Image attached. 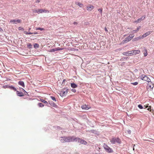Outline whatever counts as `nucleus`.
Wrapping results in <instances>:
<instances>
[{
	"label": "nucleus",
	"mask_w": 154,
	"mask_h": 154,
	"mask_svg": "<svg viewBox=\"0 0 154 154\" xmlns=\"http://www.w3.org/2000/svg\"><path fill=\"white\" fill-rule=\"evenodd\" d=\"M75 137H61L60 141L62 143L69 142L72 141H74V140Z\"/></svg>",
	"instance_id": "f257e3e1"
},
{
	"label": "nucleus",
	"mask_w": 154,
	"mask_h": 154,
	"mask_svg": "<svg viewBox=\"0 0 154 154\" xmlns=\"http://www.w3.org/2000/svg\"><path fill=\"white\" fill-rule=\"evenodd\" d=\"M110 141L112 144H115L116 143H120L121 142L120 139L118 137L112 138L110 140Z\"/></svg>",
	"instance_id": "f03ea898"
},
{
	"label": "nucleus",
	"mask_w": 154,
	"mask_h": 154,
	"mask_svg": "<svg viewBox=\"0 0 154 154\" xmlns=\"http://www.w3.org/2000/svg\"><path fill=\"white\" fill-rule=\"evenodd\" d=\"M134 34H130L126 38L122 41V42L123 43H126L129 41L131 40L132 38L134 36Z\"/></svg>",
	"instance_id": "7ed1b4c3"
},
{
	"label": "nucleus",
	"mask_w": 154,
	"mask_h": 154,
	"mask_svg": "<svg viewBox=\"0 0 154 154\" xmlns=\"http://www.w3.org/2000/svg\"><path fill=\"white\" fill-rule=\"evenodd\" d=\"M74 140L75 141V142L78 141V142H79L81 144H83L85 145H86L87 144V142L86 141L84 140L80 139L79 137H75L74 138Z\"/></svg>",
	"instance_id": "20e7f679"
},
{
	"label": "nucleus",
	"mask_w": 154,
	"mask_h": 154,
	"mask_svg": "<svg viewBox=\"0 0 154 154\" xmlns=\"http://www.w3.org/2000/svg\"><path fill=\"white\" fill-rule=\"evenodd\" d=\"M68 90V89H63L60 92L59 94L61 97L65 96L67 94Z\"/></svg>",
	"instance_id": "39448f33"
},
{
	"label": "nucleus",
	"mask_w": 154,
	"mask_h": 154,
	"mask_svg": "<svg viewBox=\"0 0 154 154\" xmlns=\"http://www.w3.org/2000/svg\"><path fill=\"white\" fill-rule=\"evenodd\" d=\"M140 79L141 80L146 81L148 82H151L150 79L144 75H141L140 76Z\"/></svg>",
	"instance_id": "423d86ee"
},
{
	"label": "nucleus",
	"mask_w": 154,
	"mask_h": 154,
	"mask_svg": "<svg viewBox=\"0 0 154 154\" xmlns=\"http://www.w3.org/2000/svg\"><path fill=\"white\" fill-rule=\"evenodd\" d=\"M104 147L105 150L107 152L111 153L113 152V151L112 149L106 145H105L104 146Z\"/></svg>",
	"instance_id": "0eeeda50"
},
{
	"label": "nucleus",
	"mask_w": 154,
	"mask_h": 154,
	"mask_svg": "<svg viewBox=\"0 0 154 154\" xmlns=\"http://www.w3.org/2000/svg\"><path fill=\"white\" fill-rule=\"evenodd\" d=\"M134 52V51H129L128 52H124L123 53V54L127 56H131L133 54Z\"/></svg>",
	"instance_id": "6e6552de"
},
{
	"label": "nucleus",
	"mask_w": 154,
	"mask_h": 154,
	"mask_svg": "<svg viewBox=\"0 0 154 154\" xmlns=\"http://www.w3.org/2000/svg\"><path fill=\"white\" fill-rule=\"evenodd\" d=\"M86 8L88 11H91L94 9V7L91 5H89L87 6Z\"/></svg>",
	"instance_id": "1a4fd4ad"
},
{
	"label": "nucleus",
	"mask_w": 154,
	"mask_h": 154,
	"mask_svg": "<svg viewBox=\"0 0 154 154\" xmlns=\"http://www.w3.org/2000/svg\"><path fill=\"white\" fill-rule=\"evenodd\" d=\"M145 18V16H143L139 18L137 20H135V23H140L142 20H143Z\"/></svg>",
	"instance_id": "9d476101"
},
{
	"label": "nucleus",
	"mask_w": 154,
	"mask_h": 154,
	"mask_svg": "<svg viewBox=\"0 0 154 154\" xmlns=\"http://www.w3.org/2000/svg\"><path fill=\"white\" fill-rule=\"evenodd\" d=\"M151 31H148L147 32H146L145 33L143 34L141 36V38L143 39L144 38L146 37L148 35H149L150 33H151Z\"/></svg>",
	"instance_id": "9b49d317"
},
{
	"label": "nucleus",
	"mask_w": 154,
	"mask_h": 154,
	"mask_svg": "<svg viewBox=\"0 0 154 154\" xmlns=\"http://www.w3.org/2000/svg\"><path fill=\"white\" fill-rule=\"evenodd\" d=\"M81 107L83 109H84L85 110L88 109L90 108H91L90 106H89L88 105H86L85 104L82 105V106Z\"/></svg>",
	"instance_id": "f8f14e48"
},
{
	"label": "nucleus",
	"mask_w": 154,
	"mask_h": 154,
	"mask_svg": "<svg viewBox=\"0 0 154 154\" xmlns=\"http://www.w3.org/2000/svg\"><path fill=\"white\" fill-rule=\"evenodd\" d=\"M48 103L49 104L52 106L55 107L57 106L56 104L52 101H49Z\"/></svg>",
	"instance_id": "ddd939ff"
},
{
	"label": "nucleus",
	"mask_w": 154,
	"mask_h": 154,
	"mask_svg": "<svg viewBox=\"0 0 154 154\" xmlns=\"http://www.w3.org/2000/svg\"><path fill=\"white\" fill-rule=\"evenodd\" d=\"M17 95L21 97L24 96V94L22 92L18 91H17Z\"/></svg>",
	"instance_id": "4468645a"
},
{
	"label": "nucleus",
	"mask_w": 154,
	"mask_h": 154,
	"mask_svg": "<svg viewBox=\"0 0 154 154\" xmlns=\"http://www.w3.org/2000/svg\"><path fill=\"white\" fill-rule=\"evenodd\" d=\"M71 86L73 88H75L77 87L78 86L76 84L74 83H72L71 84Z\"/></svg>",
	"instance_id": "2eb2a0df"
},
{
	"label": "nucleus",
	"mask_w": 154,
	"mask_h": 154,
	"mask_svg": "<svg viewBox=\"0 0 154 154\" xmlns=\"http://www.w3.org/2000/svg\"><path fill=\"white\" fill-rule=\"evenodd\" d=\"M19 85H21L23 88L25 87V85L23 82L20 81L18 82Z\"/></svg>",
	"instance_id": "dca6fc26"
},
{
	"label": "nucleus",
	"mask_w": 154,
	"mask_h": 154,
	"mask_svg": "<svg viewBox=\"0 0 154 154\" xmlns=\"http://www.w3.org/2000/svg\"><path fill=\"white\" fill-rule=\"evenodd\" d=\"M75 4L77 5H78L80 7H82L83 6V5L81 3L79 2H75Z\"/></svg>",
	"instance_id": "f3484780"
},
{
	"label": "nucleus",
	"mask_w": 154,
	"mask_h": 154,
	"mask_svg": "<svg viewBox=\"0 0 154 154\" xmlns=\"http://www.w3.org/2000/svg\"><path fill=\"white\" fill-rule=\"evenodd\" d=\"M136 59V60L137 62L141 60L142 59L141 57L140 56H135V59Z\"/></svg>",
	"instance_id": "a211bd4d"
},
{
	"label": "nucleus",
	"mask_w": 154,
	"mask_h": 154,
	"mask_svg": "<svg viewBox=\"0 0 154 154\" xmlns=\"http://www.w3.org/2000/svg\"><path fill=\"white\" fill-rule=\"evenodd\" d=\"M38 14L42 13H44V9H39L38 10Z\"/></svg>",
	"instance_id": "6ab92c4d"
},
{
	"label": "nucleus",
	"mask_w": 154,
	"mask_h": 154,
	"mask_svg": "<svg viewBox=\"0 0 154 154\" xmlns=\"http://www.w3.org/2000/svg\"><path fill=\"white\" fill-rule=\"evenodd\" d=\"M40 101L42 103H45L46 105H47L48 104V103L46 101L43 100V99H41Z\"/></svg>",
	"instance_id": "aec40b11"
},
{
	"label": "nucleus",
	"mask_w": 154,
	"mask_h": 154,
	"mask_svg": "<svg viewBox=\"0 0 154 154\" xmlns=\"http://www.w3.org/2000/svg\"><path fill=\"white\" fill-rule=\"evenodd\" d=\"M10 22L11 23H13L14 24H17V23L16 22V21L14 20H10Z\"/></svg>",
	"instance_id": "412c9836"
},
{
	"label": "nucleus",
	"mask_w": 154,
	"mask_h": 154,
	"mask_svg": "<svg viewBox=\"0 0 154 154\" xmlns=\"http://www.w3.org/2000/svg\"><path fill=\"white\" fill-rule=\"evenodd\" d=\"M27 47L29 48H32V45L31 44L29 43L27 44Z\"/></svg>",
	"instance_id": "4be33fe9"
},
{
	"label": "nucleus",
	"mask_w": 154,
	"mask_h": 154,
	"mask_svg": "<svg viewBox=\"0 0 154 154\" xmlns=\"http://www.w3.org/2000/svg\"><path fill=\"white\" fill-rule=\"evenodd\" d=\"M38 105L40 107H43L44 106L43 103H38Z\"/></svg>",
	"instance_id": "5701e85b"
},
{
	"label": "nucleus",
	"mask_w": 154,
	"mask_h": 154,
	"mask_svg": "<svg viewBox=\"0 0 154 154\" xmlns=\"http://www.w3.org/2000/svg\"><path fill=\"white\" fill-rule=\"evenodd\" d=\"M34 47L35 48H38L39 47V45L37 43H35L34 45Z\"/></svg>",
	"instance_id": "b1692460"
},
{
	"label": "nucleus",
	"mask_w": 154,
	"mask_h": 154,
	"mask_svg": "<svg viewBox=\"0 0 154 154\" xmlns=\"http://www.w3.org/2000/svg\"><path fill=\"white\" fill-rule=\"evenodd\" d=\"M141 38V36H139L138 37L135 38V41H138Z\"/></svg>",
	"instance_id": "393cba45"
},
{
	"label": "nucleus",
	"mask_w": 154,
	"mask_h": 154,
	"mask_svg": "<svg viewBox=\"0 0 154 154\" xmlns=\"http://www.w3.org/2000/svg\"><path fill=\"white\" fill-rule=\"evenodd\" d=\"M144 54L145 57H146L147 55V53L146 50H145L144 52Z\"/></svg>",
	"instance_id": "a878e982"
},
{
	"label": "nucleus",
	"mask_w": 154,
	"mask_h": 154,
	"mask_svg": "<svg viewBox=\"0 0 154 154\" xmlns=\"http://www.w3.org/2000/svg\"><path fill=\"white\" fill-rule=\"evenodd\" d=\"M138 107L140 109L143 108V107L141 104H139L138 105Z\"/></svg>",
	"instance_id": "bb28decb"
},
{
	"label": "nucleus",
	"mask_w": 154,
	"mask_h": 154,
	"mask_svg": "<svg viewBox=\"0 0 154 154\" xmlns=\"http://www.w3.org/2000/svg\"><path fill=\"white\" fill-rule=\"evenodd\" d=\"M51 98L52 99V100H53V101H55V102L56 101V98L54 97H53V96H51Z\"/></svg>",
	"instance_id": "cd10ccee"
},
{
	"label": "nucleus",
	"mask_w": 154,
	"mask_h": 154,
	"mask_svg": "<svg viewBox=\"0 0 154 154\" xmlns=\"http://www.w3.org/2000/svg\"><path fill=\"white\" fill-rule=\"evenodd\" d=\"M56 51V48H54V49H51L49 51L50 52H54V51Z\"/></svg>",
	"instance_id": "c85d7f7f"
},
{
	"label": "nucleus",
	"mask_w": 154,
	"mask_h": 154,
	"mask_svg": "<svg viewBox=\"0 0 154 154\" xmlns=\"http://www.w3.org/2000/svg\"><path fill=\"white\" fill-rule=\"evenodd\" d=\"M24 33L26 35H30L33 34L31 32H27L26 31L24 32Z\"/></svg>",
	"instance_id": "c756f323"
},
{
	"label": "nucleus",
	"mask_w": 154,
	"mask_h": 154,
	"mask_svg": "<svg viewBox=\"0 0 154 154\" xmlns=\"http://www.w3.org/2000/svg\"><path fill=\"white\" fill-rule=\"evenodd\" d=\"M49 11L48 10H46L45 9H44V13H49Z\"/></svg>",
	"instance_id": "7c9ffc66"
},
{
	"label": "nucleus",
	"mask_w": 154,
	"mask_h": 154,
	"mask_svg": "<svg viewBox=\"0 0 154 154\" xmlns=\"http://www.w3.org/2000/svg\"><path fill=\"white\" fill-rule=\"evenodd\" d=\"M18 29L19 30H23L24 29L21 27H18Z\"/></svg>",
	"instance_id": "2f4dec72"
},
{
	"label": "nucleus",
	"mask_w": 154,
	"mask_h": 154,
	"mask_svg": "<svg viewBox=\"0 0 154 154\" xmlns=\"http://www.w3.org/2000/svg\"><path fill=\"white\" fill-rule=\"evenodd\" d=\"M36 30H44V29L43 28H38L36 29Z\"/></svg>",
	"instance_id": "473e14b6"
},
{
	"label": "nucleus",
	"mask_w": 154,
	"mask_h": 154,
	"mask_svg": "<svg viewBox=\"0 0 154 154\" xmlns=\"http://www.w3.org/2000/svg\"><path fill=\"white\" fill-rule=\"evenodd\" d=\"M56 51H58V50H63V48H56Z\"/></svg>",
	"instance_id": "72a5a7b5"
},
{
	"label": "nucleus",
	"mask_w": 154,
	"mask_h": 154,
	"mask_svg": "<svg viewBox=\"0 0 154 154\" xmlns=\"http://www.w3.org/2000/svg\"><path fill=\"white\" fill-rule=\"evenodd\" d=\"M140 52V51L139 50H135V54H138Z\"/></svg>",
	"instance_id": "f704fd0d"
},
{
	"label": "nucleus",
	"mask_w": 154,
	"mask_h": 154,
	"mask_svg": "<svg viewBox=\"0 0 154 154\" xmlns=\"http://www.w3.org/2000/svg\"><path fill=\"white\" fill-rule=\"evenodd\" d=\"M16 22L17 23H20L21 22V20H19V19H18L17 20H16Z\"/></svg>",
	"instance_id": "c9c22d12"
},
{
	"label": "nucleus",
	"mask_w": 154,
	"mask_h": 154,
	"mask_svg": "<svg viewBox=\"0 0 154 154\" xmlns=\"http://www.w3.org/2000/svg\"><path fill=\"white\" fill-rule=\"evenodd\" d=\"M34 13H37L38 14V10H34L33 11Z\"/></svg>",
	"instance_id": "e433bc0d"
},
{
	"label": "nucleus",
	"mask_w": 154,
	"mask_h": 154,
	"mask_svg": "<svg viewBox=\"0 0 154 154\" xmlns=\"http://www.w3.org/2000/svg\"><path fill=\"white\" fill-rule=\"evenodd\" d=\"M98 11H100L101 13H102V9H98Z\"/></svg>",
	"instance_id": "4c0bfd02"
},
{
	"label": "nucleus",
	"mask_w": 154,
	"mask_h": 154,
	"mask_svg": "<svg viewBox=\"0 0 154 154\" xmlns=\"http://www.w3.org/2000/svg\"><path fill=\"white\" fill-rule=\"evenodd\" d=\"M71 91H72V92H74V93L75 92H76V90H75V89H72L71 90Z\"/></svg>",
	"instance_id": "58836bf2"
},
{
	"label": "nucleus",
	"mask_w": 154,
	"mask_h": 154,
	"mask_svg": "<svg viewBox=\"0 0 154 154\" xmlns=\"http://www.w3.org/2000/svg\"><path fill=\"white\" fill-rule=\"evenodd\" d=\"M140 26H139L138 27H137V30H135V32L136 31H137L139 29H140Z\"/></svg>",
	"instance_id": "ea45409f"
},
{
	"label": "nucleus",
	"mask_w": 154,
	"mask_h": 154,
	"mask_svg": "<svg viewBox=\"0 0 154 154\" xmlns=\"http://www.w3.org/2000/svg\"><path fill=\"white\" fill-rule=\"evenodd\" d=\"M40 2V0H37L35 1V2L36 3H39Z\"/></svg>",
	"instance_id": "a19ab883"
},
{
	"label": "nucleus",
	"mask_w": 154,
	"mask_h": 154,
	"mask_svg": "<svg viewBox=\"0 0 154 154\" xmlns=\"http://www.w3.org/2000/svg\"><path fill=\"white\" fill-rule=\"evenodd\" d=\"M105 31L106 32H108V30H107V29L106 28V27H105Z\"/></svg>",
	"instance_id": "79ce46f5"
},
{
	"label": "nucleus",
	"mask_w": 154,
	"mask_h": 154,
	"mask_svg": "<svg viewBox=\"0 0 154 154\" xmlns=\"http://www.w3.org/2000/svg\"><path fill=\"white\" fill-rule=\"evenodd\" d=\"M20 90H22L23 91H23L24 92H26L25 91V90L23 88H21L20 89Z\"/></svg>",
	"instance_id": "37998d69"
},
{
	"label": "nucleus",
	"mask_w": 154,
	"mask_h": 154,
	"mask_svg": "<svg viewBox=\"0 0 154 154\" xmlns=\"http://www.w3.org/2000/svg\"><path fill=\"white\" fill-rule=\"evenodd\" d=\"M148 106H144V107H145L144 108H147L148 107Z\"/></svg>",
	"instance_id": "c03bdc74"
},
{
	"label": "nucleus",
	"mask_w": 154,
	"mask_h": 154,
	"mask_svg": "<svg viewBox=\"0 0 154 154\" xmlns=\"http://www.w3.org/2000/svg\"><path fill=\"white\" fill-rule=\"evenodd\" d=\"M13 88V89L14 90H15V91H16V88H14V87H13V88Z\"/></svg>",
	"instance_id": "a18cd8bd"
},
{
	"label": "nucleus",
	"mask_w": 154,
	"mask_h": 154,
	"mask_svg": "<svg viewBox=\"0 0 154 154\" xmlns=\"http://www.w3.org/2000/svg\"><path fill=\"white\" fill-rule=\"evenodd\" d=\"M66 81V80L65 79H64L63 80V82H62V83L63 84V83Z\"/></svg>",
	"instance_id": "49530a36"
},
{
	"label": "nucleus",
	"mask_w": 154,
	"mask_h": 154,
	"mask_svg": "<svg viewBox=\"0 0 154 154\" xmlns=\"http://www.w3.org/2000/svg\"><path fill=\"white\" fill-rule=\"evenodd\" d=\"M138 84V82H135V85H137Z\"/></svg>",
	"instance_id": "de8ad7c7"
},
{
	"label": "nucleus",
	"mask_w": 154,
	"mask_h": 154,
	"mask_svg": "<svg viewBox=\"0 0 154 154\" xmlns=\"http://www.w3.org/2000/svg\"><path fill=\"white\" fill-rule=\"evenodd\" d=\"M133 85H135V82L132 83Z\"/></svg>",
	"instance_id": "09e8293b"
},
{
	"label": "nucleus",
	"mask_w": 154,
	"mask_h": 154,
	"mask_svg": "<svg viewBox=\"0 0 154 154\" xmlns=\"http://www.w3.org/2000/svg\"><path fill=\"white\" fill-rule=\"evenodd\" d=\"M2 30V29L0 27V31H1Z\"/></svg>",
	"instance_id": "8fccbe9b"
},
{
	"label": "nucleus",
	"mask_w": 154,
	"mask_h": 154,
	"mask_svg": "<svg viewBox=\"0 0 154 154\" xmlns=\"http://www.w3.org/2000/svg\"><path fill=\"white\" fill-rule=\"evenodd\" d=\"M147 109L148 110H149V109H150V108H148V109Z\"/></svg>",
	"instance_id": "3c124183"
},
{
	"label": "nucleus",
	"mask_w": 154,
	"mask_h": 154,
	"mask_svg": "<svg viewBox=\"0 0 154 154\" xmlns=\"http://www.w3.org/2000/svg\"><path fill=\"white\" fill-rule=\"evenodd\" d=\"M151 87H152V86H151V85H149V87L150 88H151Z\"/></svg>",
	"instance_id": "603ef678"
},
{
	"label": "nucleus",
	"mask_w": 154,
	"mask_h": 154,
	"mask_svg": "<svg viewBox=\"0 0 154 154\" xmlns=\"http://www.w3.org/2000/svg\"><path fill=\"white\" fill-rule=\"evenodd\" d=\"M135 72H136V71H137V69H135Z\"/></svg>",
	"instance_id": "864d4df0"
}]
</instances>
